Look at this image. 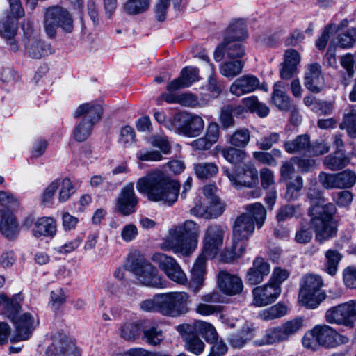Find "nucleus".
Masks as SVG:
<instances>
[{"instance_id":"6e6552de","label":"nucleus","mask_w":356,"mask_h":356,"mask_svg":"<svg viewBox=\"0 0 356 356\" xmlns=\"http://www.w3.org/2000/svg\"><path fill=\"white\" fill-rule=\"evenodd\" d=\"M129 268L144 286L161 289L166 285V282L159 274L157 269L144 259H132Z\"/></svg>"},{"instance_id":"423d86ee","label":"nucleus","mask_w":356,"mask_h":356,"mask_svg":"<svg viewBox=\"0 0 356 356\" xmlns=\"http://www.w3.org/2000/svg\"><path fill=\"white\" fill-rule=\"evenodd\" d=\"M304 325L305 319L303 317L298 316L288 320L279 326L266 330L262 339L256 341L255 344L262 346L286 341L301 331Z\"/></svg>"},{"instance_id":"bb28decb","label":"nucleus","mask_w":356,"mask_h":356,"mask_svg":"<svg viewBox=\"0 0 356 356\" xmlns=\"http://www.w3.org/2000/svg\"><path fill=\"white\" fill-rule=\"evenodd\" d=\"M283 147L284 150L290 154H308L311 147L310 137L308 134L298 135L292 140L284 141Z\"/></svg>"},{"instance_id":"7ed1b4c3","label":"nucleus","mask_w":356,"mask_h":356,"mask_svg":"<svg viewBox=\"0 0 356 356\" xmlns=\"http://www.w3.org/2000/svg\"><path fill=\"white\" fill-rule=\"evenodd\" d=\"M200 234V227L194 221L188 220L172 226L159 247L163 251L188 256L196 249Z\"/></svg>"},{"instance_id":"0e129e2a","label":"nucleus","mask_w":356,"mask_h":356,"mask_svg":"<svg viewBox=\"0 0 356 356\" xmlns=\"http://www.w3.org/2000/svg\"><path fill=\"white\" fill-rule=\"evenodd\" d=\"M280 140V134L272 132L262 137L260 140L257 142V145L259 149L262 150H268L274 144L278 143Z\"/></svg>"},{"instance_id":"473e14b6","label":"nucleus","mask_w":356,"mask_h":356,"mask_svg":"<svg viewBox=\"0 0 356 356\" xmlns=\"http://www.w3.org/2000/svg\"><path fill=\"white\" fill-rule=\"evenodd\" d=\"M142 333V339L149 345L156 346L163 339V331L154 323L144 321Z\"/></svg>"},{"instance_id":"dca6fc26","label":"nucleus","mask_w":356,"mask_h":356,"mask_svg":"<svg viewBox=\"0 0 356 356\" xmlns=\"http://www.w3.org/2000/svg\"><path fill=\"white\" fill-rule=\"evenodd\" d=\"M18 311H15L8 314V318L13 322L16 329V337L19 340H27L31 337L33 331L38 324L32 314L25 312L22 315Z\"/></svg>"},{"instance_id":"864d4df0","label":"nucleus","mask_w":356,"mask_h":356,"mask_svg":"<svg viewBox=\"0 0 356 356\" xmlns=\"http://www.w3.org/2000/svg\"><path fill=\"white\" fill-rule=\"evenodd\" d=\"M209 67L211 74L208 78L207 84L206 85L205 88L211 97L216 98L222 92V88L215 76L213 65L209 63Z\"/></svg>"},{"instance_id":"393cba45","label":"nucleus","mask_w":356,"mask_h":356,"mask_svg":"<svg viewBox=\"0 0 356 356\" xmlns=\"http://www.w3.org/2000/svg\"><path fill=\"white\" fill-rule=\"evenodd\" d=\"M270 264L261 257H257L245 275V281L250 285L261 283L270 273Z\"/></svg>"},{"instance_id":"f8f14e48","label":"nucleus","mask_w":356,"mask_h":356,"mask_svg":"<svg viewBox=\"0 0 356 356\" xmlns=\"http://www.w3.org/2000/svg\"><path fill=\"white\" fill-rule=\"evenodd\" d=\"M248 38V31L243 24H231L225 32V51L229 58H241L245 55V49L241 41Z\"/></svg>"},{"instance_id":"69168bd1","label":"nucleus","mask_w":356,"mask_h":356,"mask_svg":"<svg viewBox=\"0 0 356 356\" xmlns=\"http://www.w3.org/2000/svg\"><path fill=\"white\" fill-rule=\"evenodd\" d=\"M60 188V179H56L50 183L44 190L42 196V202L45 204H51L54 195Z\"/></svg>"},{"instance_id":"e2e57ef3","label":"nucleus","mask_w":356,"mask_h":356,"mask_svg":"<svg viewBox=\"0 0 356 356\" xmlns=\"http://www.w3.org/2000/svg\"><path fill=\"white\" fill-rule=\"evenodd\" d=\"M290 275V272L280 266L273 268L269 282L274 285L280 286L281 284L286 281Z\"/></svg>"},{"instance_id":"e433bc0d","label":"nucleus","mask_w":356,"mask_h":356,"mask_svg":"<svg viewBox=\"0 0 356 356\" xmlns=\"http://www.w3.org/2000/svg\"><path fill=\"white\" fill-rule=\"evenodd\" d=\"M192 325L194 327L195 332L201 334L207 342L213 343L218 339L216 330L211 323L202 321H196Z\"/></svg>"},{"instance_id":"052dcab7","label":"nucleus","mask_w":356,"mask_h":356,"mask_svg":"<svg viewBox=\"0 0 356 356\" xmlns=\"http://www.w3.org/2000/svg\"><path fill=\"white\" fill-rule=\"evenodd\" d=\"M340 188H349L356 182V174L350 170H346L337 173Z\"/></svg>"},{"instance_id":"7c9ffc66","label":"nucleus","mask_w":356,"mask_h":356,"mask_svg":"<svg viewBox=\"0 0 356 356\" xmlns=\"http://www.w3.org/2000/svg\"><path fill=\"white\" fill-rule=\"evenodd\" d=\"M145 321H127L121 325L119 335L126 341H134L142 334Z\"/></svg>"},{"instance_id":"9b49d317","label":"nucleus","mask_w":356,"mask_h":356,"mask_svg":"<svg viewBox=\"0 0 356 356\" xmlns=\"http://www.w3.org/2000/svg\"><path fill=\"white\" fill-rule=\"evenodd\" d=\"M22 28L26 37L25 48L31 58L40 59L54 52L50 43L38 38V33L34 29L33 24H22Z\"/></svg>"},{"instance_id":"a18cd8bd","label":"nucleus","mask_w":356,"mask_h":356,"mask_svg":"<svg viewBox=\"0 0 356 356\" xmlns=\"http://www.w3.org/2000/svg\"><path fill=\"white\" fill-rule=\"evenodd\" d=\"M17 29V24H0V36L10 41V49L13 51L18 49L17 43L14 40Z\"/></svg>"},{"instance_id":"20e7f679","label":"nucleus","mask_w":356,"mask_h":356,"mask_svg":"<svg viewBox=\"0 0 356 356\" xmlns=\"http://www.w3.org/2000/svg\"><path fill=\"white\" fill-rule=\"evenodd\" d=\"M314 191H309L308 198L312 202H318L309 209L311 216L310 225L315 232V238L322 244L336 236L337 229L333 220L336 211L335 206L332 203L325 204L320 193L314 195Z\"/></svg>"},{"instance_id":"c03bdc74","label":"nucleus","mask_w":356,"mask_h":356,"mask_svg":"<svg viewBox=\"0 0 356 356\" xmlns=\"http://www.w3.org/2000/svg\"><path fill=\"white\" fill-rule=\"evenodd\" d=\"M20 294H16L12 299L8 298L6 294H0V307H2L5 314L8 316L13 312L20 310L19 302L22 301Z\"/></svg>"},{"instance_id":"9d476101","label":"nucleus","mask_w":356,"mask_h":356,"mask_svg":"<svg viewBox=\"0 0 356 356\" xmlns=\"http://www.w3.org/2000/svg\"><path fill=\"white\" fill-rule=\"evenodd\" d=\"M325 318L330 324L354 327L356 321V300H349L328 309Z\"/></svg>"},{"instance_id":"5fc2aeb1","label":"nucleus","mask_w":356,"mask_h":356,"mask_svg":"<svg viewBox=\"0 0 356 356\" xmlns=\"http://www.w3.org/2000/svg\"><path fill=\"white\" fill-rule=\"evenodd\" d=\"M150 143L152 146L160 149L161 152L164 154H168L170 152L171 146L168 140V138L160 134L152 135L150 138Z\"/></svg>"},{"instance_id":"603ef678","label":"nucleus","mask_w":356,"mask_h":356,"mask_svg":"<svg viewBox=\"0 0 356 356\" xmlns=\"http://www.w3.org/2000/svg\"><path fill=\"white\" fill-rule=\"evenodd\" d=\"M251 339L252 334L249 329H243L230 336L229 343L233 348L240 349Z\"/></svg>"},{"instance_id":"f03ea898","label":"nucleus","mask_w":356,"mask_h":356,"mask_svg":"<svg viewBox=\"0 0 356 356\" xmlns=\"http://www.w3.org/2000/svg\"><path fill=\"white\" fill-rule=\"evenodd\" d=\"M225 231L224 226L212 224L209 225L204 232L202 252L191 269V287L195 293L197 292L203 284L206 260L213 258L218 253L223 245Z\"/></svg>"},{"instance_id":"c9c22d12","label":"nucleus","mask_w":356,"mask_h":356,"mask_svg":"<svg viewBox=\"0 0 356 356\" xmlns=\"http://www.w3.org/2000/svg\"><path fill=\"white\" fill-rule=\"evenodd\" d=\"M247 243H238L233 241L229 248H226L220 254L221 260L225 263H232L240 258L245 251Z\"/></svg>"},{"instance_id":"774afa93","label":"nucleus","mask_w":356,"mask_h":356,"mask_svg":"<svg viewBox=\"0 0 356 356\" xmlns=\"http://www.w3.org/2000/svg\"><path fill=\"white\" fill-rule=\"evenodd\" d=\"M343 280L345 285L350 289H356V267H346L343 271Z\"/></svg>"},{"instance_id":"0eeeda50","label":"nucleus","mask_w":356,"mask_h":356,"mask_svg":"<svg viewBox=\"0 0 356 356\" xmlns=\"http://www.w3.org/2000/svg\"><path fill=\"white\" fill-rule=\"evenodd\" d=\"M323 281L318 275H306L300 285L298 296L300 304L307 309L317 308L321 302L325 300L326 295L321 289Z\"/></svg>"},{"instance_id":"a878e982","label":"nucleus","mask_w":356,"mask_h":356,"mask_svg":"<svg viewBox=\"0 0 356 356\" xmlns=\"http://www.w3.org/2000/svg\"><path fill=\"white\" fill-rule=\"evenodd\" d=\"M323 83L321 65L318 63L309 65L305 76V87L312 92L318 93L321 90Z\"/></svg>"},{"instance_id":"4c0bfd02","label":"nucleus","mask_w":356,"mask_h":356,"mask_svg":"<svg viewBox=\"0 0 356 356\" xmlns=\"http://www.w3.org/2000/svg\"><path fill=\"white\" fill-rule=\"evenodd\" d=\"M325 271L332 276L335 275L338 270L339 262L342 259V255L336 250L329 249L325 253Z\"/></svg>"},{"instance_id":"bf43d9fd","label":"nucleus","mask_w":356,"mask_h":356,"mask_svg":"<svg viewBox=\"0 0 356 356\" xmlns=\"http://www.w3.org/2000/svg\"><path fill=\"white\" fill-rule=\"evenodd\" d=\"M318 179L325 188H340L337 173L330 174L321 172L319 174Z\"/></svg>"},{"instance_id":"58836bf2","label":"nucleus","mask_w":356,"mask_h":356,"mask_svg":"<svg viewBox=\"0 0 356 356\" xmlns=\"http://www.w3.org/2000/svg\"><path fill=\"white\" fill-rule=\"evenodd\" d=\"M193 170L199 179H208L217 175L218 167L214 163L202 162L195 163Z\"/></svg>"},{"instance_id":"39448f33","label":"nucleus","mask_w":356,"mask_h":356,"mask_svg":"<svg viewBox=\"0 0 356 356\" xmlns=\"http://www.w3.org/2000/svg\"><path fill=\"white\" fill-rule=\"evenodd\" d=\"M102 108L94 103H85L80 105L75 111V118H81L77 122L73 135L76 140H86L91 134L92 128L101 118Z\"/></svg>"},{"instance_id":"6ab92c4d","label":"nucleus","mask_w":356,"mask_h":356,"mask_svg":"<svg viewBox=\"0 0 356 356\" xmlns=\"http://www.w3.org/2000/svg\"><path fill=\"white\" fill-rule=\"evenodd\" d=\"M218 287L225 295L235 296L241 293L243 283L241 277L226 270H220L218 274Z\"/></svg>"},{"instance_id":"a19ab883","label":"nucleus","mask_w":356,"mask_h":356,"mask_svg":"<svg viewBox=\"0 0 356 356\" xmlns=\"http://www.w3.org/2000/svg\"><path fill=\"white\" fill-rule=\"evenodd\" d=\"M339 127L341 129H346L350 137L356 138V110L354 106H351L344 114Z\"/></svg>"},{"instance_id":"b1692460","label":"nucleus","mask_w":356,"mask_h":356,"mask_svg":"<svg viewBox=\"0 0 356 356\" xmlns=\"http://www.w3.org/2000/svg\"><path fill=\"white\" fill-rule=\"evenodd\" d=\"M199 70L197 67L187 66L182 69L180 76L172 81L166 87L168 91H177L181 88L190 87L199 81Z\"/></svg>"},{"instance_id":"c756f323","label":"nucleus","mask_w":356,"mask_h":356,"mask_svg":"<svg viewBox=\"0 0 356 356\" xmlns=\"http://www.w3.org/2000/svg\"><path fill=\"white\" fill-rule=\"evenodd\" d=\"M32 233L36 238L54 236L56 233V220L51 217L38 218L34 222Z\"/></svg>"},{"instance_id":"2f4dec72","label":"nucleus","mask_w":356,"mask_h":356,"mask_svg":"<svg viewBox=\"0 0 356 356\" xmlns=\"http://www.w3.org/2000/svg\"><path fill=\"white\" fill-rule=\"evenodd\" d=\"M274 105L280 110L286 111L290 108V98L286 92L284 83L278 81L273 86V90L271 96Z\"/></svg>"},{"instance_id":"cd10ccee","label":"nucleus","mask_w":356,"mask_h":356,"mask_svg":"<svg viewBox=\"0 0 356 356\" xmlns=\"http://www.w3.org/2000/svg\"><path fill=\"white\" fill-rule=\"evenodd\" d=\"M0 232L8 238H15L19 233V226L13 214L6 210H0Z\"/></svg>"},{"instance_id":"de8ad7c7","label":"nucleus","mask_w":356,"mask_h":356,"mask_svg":"<svg viewBox=\"0 0 356 356\" xmlns=\"http://www.w3.org/2000/svg\"><path fill=\"white\" fill-rule=\"evenodd\" d=\"M340 29L341 26L337 24H329L327 25L321 36L316 41L315 45L316 48L321 51L324 50L330 36L337 33Z\"/></svg>"},{"instance_id":"37998d69","label":"nucleus","mask_w":356,"mask_h":356,"mask_svg":"<svg viewBox=\"0 0 356 356\" xmlns=\"http://www.w3.org/2000/svg\"><path fill=\"white\" fill-rule=\"evenodd\" d=\"M243 67L241 60L227 61L220 65V72L227 78H233L242 72Z\"/></svg>"},{"instance_id":"680f3d73","label":"nucleus","mask_w":356,"mask_h":356,"mask_svg":"<svg viewBox=\"0 0 356 356\" xmlns=\"http://www.w3.org/2000/svg\"><path fill=\"white\" fill-rule=\"evenodd\" d=\"M170 3V0H158L154 8L155 18L157 21L163 22L166 19H173L168 18L167 10Z\"/></svg>"},{"instance_id":"c85d7f7f","label":"nucleus","mask_w":356,"mask_h":356,"mask_svg":"<svg viewBox=\"0 0 356 356\" xmlns=\"http://www.w3.org/2000/svg\"><path fill=\"white\" fill-rule=\"evenodd\" d=\"M315 329L321 347L332 348L339 345L337 341V332L334 328L323 324L315 325Z\"/></svg>"},{"instance_id":"ddd939ff","label":"nucleus","mask_w":356,"mask_h":356,"mask_svg":"<svg viewBox=\"0 0 356 356\" xmlns=\"http://www.w3.org/2000/svg\"><path fill=\"white\" fill-rule=\"evenodd\" d=\"M222 171L236 189L243 187L253 188L258 183V171L252 162L245 163L241 168L236 170L235 174L225 167L222 168Z\"/></svg>"},{"instance_id":"f3484780","label":"nucleus","mask_w":356,"mask_h":356,"mask_svg":"<svg viewBox=\"0 0 356 356\" xmlns=\"http://www.w3.org/2000/svg\"><path fill=\"white\" fill-rule=\"evenodd\" d=\"M180 124L177 126V131L187 137H196L199 136L204 127L203 119L196 115L184 113L175 117Z\"/></svg>"},{"instance_id":"4d7b16f0","label":"nucleus","mask_w":356,"mask_h":356,"mask_svg":"<svg viewBox=\"0 0 356 356\" xmlns=\"http://www.w3.org/2000/svg\"><path fill=\"white\" fill-rule=\"evenodd\" d=\"M161 293H157L152 298L146 299L140 303L141 310L146 312L160 313Z\"/></svg>"},{"instance_id":"5701e85b","label":"nucleus","mask_w":356,"mask_h":356,"mask_svg":"<svg viewBox=\"0 0 356 356\" xmlns=\"http://www.w3.org/2000/svg\"><path fill=\"white\" fill-rule=\"evenodd\" d=\"M259 79L254 75L246 74L236 79L230 86V92L241 97L243 95L252 92L259 88Z\"/></svg>"},{"instance_id":"1a4fd4ad","label":"nucleus","mask_w":356,"mask_h":356,"mask_svg":"<svg viewBox=\"0 0 356 356\" xmlns=\"http://www.w3.org/2000/svg\"><path fill=\"white\" fill-rule=\"evenodd\" d=\"M190 296L186 292L161 293L160 314L170 317H179L189 311Z\"/></svg>"},{"instance_id":"8fccbe9b","label":"nucleus","mask_w":356,"mask_h":356,"mask_svg":"<svg viewBox=\"0 0 356 356\" xmlns=\"http://www.w3.org/2000/svg\"><path fill=\"white\" fill-rule=\"evenodd\" d=\"M150 0H128L124 6V11L130 15H137L145 11Z\"/></svg>"},{"instance_id":"338daca9","label":"nucleus","mask_w":356,"mask_h":356,"mask_svg":"<svg viewBox=\"0 0 356 356\" xmlns=\"http://www.w3.org/2000/svg\"><path fill=\"white\" fill-rule=\"evenodd\" d=\"M330 146L324 140H317L311 143V147L308 154L312 156H317L328 152Z\"/></svg>"},{"instance_id":"aec40b11","label":"nucleus","mask_w":356,"mask_h":356,"mask_svg":"<svg viewBox=\"0 0 356 356\" xmlns=\"http://www.w3.org/2000/svg\"><path fill=\"white\" fill-rule=\"evenodd\" d=\"M254 222L248 213H242L238 216L233 225V241L247 243L254 230Z\"/></svg>"},{"instance_id":"2eb2a0df","label":"nucleus","mask_w":356,"mask_h":356,"mask_svg":"<svg viewBox=\"0 0 356 356\" xmlns=\"http://www.w3.org/2000/svg\"><path fill=\"white\" fill-rule=\"evenodd\" d=\"M152 260L158 265L159 268L172 281L184 284L187 277L180 265L172 257L164 253L156 252L152 257Z\"/></svg>"},{"instance_id":"f257e3e1","label":"nucleus","mask_w":356,"mask_h":356,"mask_svg":"<svg viewBox=\"0 0 356 356\" xmlns=\"http://www.w3.org/2000/svg\"><path fill=\"white\" fill-rule=\"evenodd\" d=\"M136 188L146 194L148 199L154 202H163L169 206L177 200L180 184L161 171H152L140 178Z\"/></svg>"},{"instance_id":"09e8293b","label":"nucleus","mask_w":356,"mask_h":356,"mask_svg":"<svg viewBox=\"0 0 356 356\" xmlns=\"http://www.w3.org/2000/svg\"><path fill=\"white\" fill-rule=\"evenodd\" d=\"M218 210L215 213L209 212V207L204 206L202 204H196L191 209V213L195 216L202 217L204 218H217L220 216L224 211V207L220 205H217Z\"/></svg>"},{"instance_id":"49530a36","label":"nucleus","mask_w":356,"mask_h":356,"mask_svg":"<svg viewBox=\"0 0 356 356\" xmlns=\"http://www.w3.org/2000/svg\"><path fill=\"white\" fill-rule=\"evenodd\" d=\"M287 313V308L285 305L278 303L274 306L264 309L259 313V317L263 321H271L280 318Z\"/></svg>"},{"instance_id":"3c124183","label":"nucleus","mask_w":356,"mask_h":356,"mask_svg":"<svg viewBox=\"0 0 356 356\" xmlns=\"http://www.w3.org/2000/svg\"><path fill=\"white\" fill-rule=\"evenodd\" d=\"M250 134L247 129L236 130L230 137L229 143L234 147H245L249 143Z\"/></svg>"},{"instance_id":"6e6d98bb","label":"nucleus","mask_w":356,"mask_h":356,"mask_svg":"<svg viewBox=\"0 0 356 356\" xmlns=\"http://www.w3.org/2000/svg\"><path fill=\"white\" fill-rule=\"evenodd\" d=\"M316 331V329H315L314 326L303 336L302 343L305 348L316 350L321 347Z\"/></svg>"},{"instance_id":"13d9d810","label":"nucleus","mask_w":356,"mask_h":356,"mask_svg":"<svg viewBox=\"0 0 356 356\" xmlns=\"http://www.w3.org/2000/svg\"><path fill=\"white\" fill-rule=\"evenodd\" d=\"M59 188L58 200L61 203L67 201L74 192L72 183L68 178H65L62 180L60 179Z\"/></svg>"},{"instance_id":"ea45409f","label":"nucleus","mask_w":356,"mask_h":356,"mask_svg":"<svg viewBox=\"0 0 356 356\" xmlns=\"http://www.w3.org/2000/svg\"><path fill=\"white\" fill-rule=\"evenodd\" d=\"M248 214L251 216L253 221L255 222L258 229H260L266 220V211L264 207L259 202L248 204L246 206Z\"/></svg>"},{"instance_id":"a211bd4d","label":"nucleus","mask_w":356,"mask_h":356,"mask_svg":"<svg viewBox=\"0 0 356 356\" xmlns=\"http://www.w3.org/2000/svg\"><path fill=\"white\" fill-rule=\"evenodd\" d=\"M281 293V287L268 282V284L257 286L252 290L253 304L264 307L274 302Z\"/></svg>"},{"instance_id":"72a5a7b5","label":"nucleus","mask_w":356,"mask_h":356,"mask_svg":"<svg viewBox=\"0 0 356 356\" xmlns=\"http://www.w3.org/2000/svg\"><path fill=\"white\" fill-rule=\"evenodd\" d=\"M73 21L69 11L60 6H53L46 9L44 22H70Z\"/></svg>"},{"instance_id":"4468645a","label":"nucleus","mask_w":356,"mask_h":356,"mask_svg":"<svg viewBox=\"0 0 356 356\" xmlns=\"http://www.w3.org/2000/svg\"><path fill=\"white\" fill-rule=\"evenodd\" d=\"M51 340L45 352L46 356H81V351L74 341L64 332L52 333Z\"/></svg>"},{"instance_id":"4be33fe9","label":"nucleus","mask_w":356,"mask_h":356,"mask_svg":"<svg viewBox=\"0 0 356 356\" xmlns=\"http://www.w3.org/2000/svg\"><path fill=\"white\" fill-rule=\"evenodd\" d=\"M138 204V198L134 192L133 183L124 186L117 199L116 209L124 216H128L134 212Z\"/></svg>"},{"instance_id":"412c9836","label":"nucleus","mask_w":356,"mask_h":356,"mask_svg":"<svg viewBox=\"0 0 356 356\" xmlns=\"http://www.w3.org/2000/svg\"><path fill=\"white\" fill-rule=\"evenodd\" d=\"M177 330L182 335L184 347L188 351L196 355H200L204 351V343L195 332L192 324L179 325Z\"/></svg>"},{"instance_id":"f704fd0d","label":"nucleus","mask_w":356,"mask_h":356,"mask_svg":"<svg viewBox=\"0 0 356 356\" xmlns=\"http://www.w3.org/2000/svg\"><path fill=\"white\" fill-rule=\"evenodd\" d=\"M350 159L342 150H336L333 154L327 155L324 159V165L331 170H339L346 167Z\"/></svg>"},{"instance_id":"79ce46f5","label":"nucleus","mask_w":356,"mask_h":356,"mask_svg":"<svg viewBox=\"0 0 356 356\" xmlns=\"http://www.w3.org/2000/svg\"><path fill=\"white\" fill-rule=\"evenodd\" d=\"M220 152L227 161L234 165L242 163L247 155L244 150L234 147L222 148Z\"/></svg>"}]
</instances>
